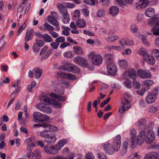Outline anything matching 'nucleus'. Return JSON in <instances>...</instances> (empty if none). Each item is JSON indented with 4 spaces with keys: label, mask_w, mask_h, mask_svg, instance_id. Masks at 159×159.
Instances as JSON below:
<instances>
[{
    "label": "nucleus",
    "mask_w": 159,
    "mask_h": 159,
    "mask_svg": "<svg viewBox=\"0 0 159 159\" xmlns=\"http://www.w3.org/2000/svg\"><path fill=\"white\" fill-rule=\"evenodd\" d=\"M121 139V136L118 135L112 144L109 143L105 144L103 146V148L105 152L108 154L112 155L115 152H118L120 146Z\"/></svg>",
    "instance_id": "f257e3e1"
},
{
    "label": "nucleus",
    "mask_w": 159,
    "mask_h": 159,
    "mask_svg": "<svg viewBox=\"0 0 159 159\" xmlns=\"http://www.w3.org/2000/svg\"><path fill=\"white\" fill-rule=\"evenodd\" d=\"M154 132L152 130H149L147 133L144 130H142L139 134L138 143L139 145H141L144 141L148 144L152 143L155 138Z\"/></svg>",
    "instance_id": "f03ea898"
},
{
    "label": "nucleus",
    "mask_w": 159,
    "mask_h": 159,
    "mask_svg": "<svg viewBox=\"0 0 159 159\" xmlns=\"http://www.w3.org/2000/svg\"><path fill=\"white\" fill-rule=\"evenodd\" d=\"M57 6L59 12L62 15V22L65 24L67 23L70 21V18L67 8L60 3H57Z\"/></svg>",
    "instance_id": "7ed1b4c3"
},
{
    "label": "nucleus",
    "mask_w": 159,
    "mask_h": 159,
    "mask_svg": "<svg viewBox=\"0 0 159 159\" xmlns=\"http://www.w3.org/2000/svg\"><path fill=\"white\" fill-rule=\"evenodd\" d=\"M88 56L93 64L98 66L102 63V59L101 55L95 54L94 52H92L88 55Z\"/></svg>",
    "instance_id": "20e7f679"
},
{
    "label": "nucleus",
    "mask_w": 159,
    "mask_h": 159,
    "mask_svg": "<svg viewBox=\"0 0 159 159\" xmlns=\"http://www.w3.org/2000/svg\"><path fill=\"white\" fill-rule=\"evenodd\" d=\"M73 61L76 64L83 67L87 68L91 70L93 69V68L89 66V64L87 63V60L80 56H77L74 58L73 59Z\"/></svg>",
    "instance_id": "39448f33"
},
{
    "label": "nucleus",
    "mask_w": 159,
    "mask_h": 159,
    "mask_svg": "<svg viewBox=\"0 0 159 159\" xmlns=\"http://www.w3.org/2000/svg\"><path fill=\"white\" fill-rule=\"evenodd\" d=\"M36 107L39 110L44 113L50 114L52 112V109L51 107L42 102L38 103Z\"/></svg>",
    "instance_id": "423d86ee"
},
{
    "label": "nucleus",
    "mask_w": 159,
    "mask_h": 159,
    "mask_svg": "<svg viewBox=\"0 0 159 159\" xmlns=\"http://www.w3.org/2000/svg\"><path fill=\"white\" fill-rule=\"evenodd\" d=\"M136 131L134 129H131L129 132V135L130 140L131 142V145L132 147L136 146L137 145H139L138 142L139 134L136 137Z\"/></svg>",
    "instance_id": "0eeeda50"
},
{
    "label": "nucleus",
    "mask_w": 159,
    "mask_h": 159,
    "mask_svg": "<svg viewBox=\"0 0 159 159\" xmlns=\"http://www.w3.org/2000/svg\"><path fill=\"white\" fill-rule=\"evenodd\" d=\"M64 70L74 73H79L80 70L79 68L75 65L70 63H66L64 66Z\"/></svg>",
    "instance_id": "6e6552de"
},
{
    "label": "nucleus",
    "mask_w": 159,
    "mask_h": 159,
    "mask_svg": "<svg viewBox=\"0 0 159 159\" xmlns=\"http://www.w3.org/2000/svg\"><path fill=\"white\" fill-rule=\"evenodd\" d=\"M138 75L141 79H148L150 78L151 76L150 72L147 70L140 69L137 72Z\"/></svg>",
    "instance_id": "1a4fd4ad"
},
{
    "label": "nucleus",
    "mask_w": 159,
    "mask_h": 159,
    "mask_svg": "<svg viewBox=\"0 0 159 159\" xmlns=\"http://www.w3.org/2000/svg\"><path fill=\"white\" fill-rule=\"evenodd\" d=\"M42 100L47 104H51L54 107L60 108L61 107V106L59 102L54 99H52L50 100L49 98L43 97Z\"/></svg>",
    "instance_id": "9d476101"
},
{
    "label": "nucleus",
    "mask_w": 159,
    "mask_h": 159,
    "mask_svg": "<svg viewBox=\"0 0 159 159\" xmlns=\"http://www.w3.org/2000/svg\"><path fill=\"white\" fill-rule=\"evenodd\" d=\"M44 150L46 153L51 155L56 154L58 151L56 146L55 147L53 146L49 147L47 145L45 146Z\"/></svg>",
    "instance_id": "9b49d317"
},
{
    "label": "nucleus",
    "mask_w": 159,
    "mask_h": 159,
    "mask_svg": "<svg viewBox=\"0 0 159 159\" xmlns=\"http://www.w3.org/2000/svg\"><path fill=\"white\" fill-rule=\"evenodd\" d=\"M47 19L50 24L56 27L55 29L57 31H59L60 30L59 23L55 17L49 15L48 16Z\"/></svg>",
    "instance_id": "f8f14e48"
},
{
    "label": "nucleus",
    "mask_w": 159,
    "mask_h": 159,
    "mask_svg": "<svg viewBox=\"0 0 159 159\" xmlns=\"http://www.w3.org/2000/svg\"><path fill=\"white\" fill-rule=\"evenodd\" d=\"M64 93V90H61L59 92L58 94L54 93H52L50 94V96L55 98L58 101H64L66 100V98L63 96L60 95V94H63Z\"/></svg>",
    "instance_id": "ddd939ff"
},
{
    "label": "nucleus",
    "mask_w": 159,
    "mask_h": 159,
    "mask_svg": "<svg viewBox=\"0 0 159 159\" xmlns=\"http://www.w3.org/2000/svg\"><path fill=\"white\" fill-rule=\"evenodd\" d=\"M107 69L108 73L111 75L116 74L117 71V67L114 63L107 65Z\"/></svg>",
    "instance_id": "4468645a"
},
{
    "label": "nucleus",
    "mask_w": 159,
    "mask_h": 159,
    "mask_svg": "<svg viewBox=\"0 0 159 159\" xmlns=\"http://www.w3.org/2000/svg\"><path fill=\"white\" fill-rule=\"evenodd\" d=\"M154 4L152 3V2H149L147 0H140L136 2V5L137 8L139 7L143 8L146 7L148 5H151Z\"/></svg>",
    "instance_id": "2eb2a0df"
},
{
    "label": "nucleus",
    "mask_w": 159,
    "mask_h": 159,
    "mask_svg": "<svg viewBox=\"0 0 159 159\" xmlns=\"http://www.w3.org/2000/svg\"><path fill=\"white\" fill-rule=\"evenodd\" d=\"M39 29L43 31H48L49 32L54 30V27L47 23H45L43 25L40 26Z\"/></svg>",
    "instance_id": "dca6fc26"
},
{
    "label": "nucleus",
    "mask_w": 159,
    "mask_h": 159,
    "mask_svg": "<svg viewBox=\"0 0 159 159\" xmlns=\"http://www.w3.org/2000/svg\"><path fill=\"white\" fill-rule=\"evenodd\" d=\"M107 65L114 63V57L113 55L111 53L105 54L103 56Z\"/></svg>",
    "instance_id": "f3484780"
},
{
    "label": "nucleus",
    "mask_w": 159,
    "mask_h": 159,
    "mask_svg": "<svg viewBox=\"0 0 159 159\" xmlns=\"http://www.w3.org/2000/svg\"><path fill=\"white\" fill-rule=\"evenodd\" d=\"M48 47L47 46H44L42 49L41 50V51L39 55H41L43 54H45V57L47 58L48 57L50 54H51L52 52V49H49L48 51L46 52L48 49Z\"/></svg>",
    "instance_id": "a211bd4d"
},
{
    "label": "nucleus",
    "mask_w": 159,
    "mask_h": 159,
    "mask_svg": "<svg viewBox=\"0 0 159 159\" xmlns=\"http://www.w3.org/2000/svg\"><path fill=\"white\" fill-rule=\"evenodd\" d=\"M148 24L153 27H157L159 25V19L157 17H154L149 20Z\"/></svg>",
    "instance_id": "6ab92c4d"
},
{
    "label": "nucleus",
    "mask_w": 159,
    "mask_h": 159,
    "mask_svg": "<svg viewBox=\"0 0 159 159\" xmlns=\"http://www.w3.org/2000/svg\"><path fill=\"white\" fill-rule=\"evenodd\" d=\"M129 102H126L125 101L122 100L121 103L123 105L121 109L120 108L119 109V111L120 113H122L123 111H125L129 108L130 106Z\"/></svg>",
    "instance_id": "aec40b11"
},
{
    "label": "nucleus",
    "mask_w": 159,
    "mask_h": 159,
    "mask_svg": "<svg viewBox=\"0 0 159 159\" xmlns=\"http://www.w3.org/2000/svg\"><path fill=\"white\" fill-rule=\"evenodd\" d=\"M119 9L116 6L111 7L109 9V13L112 16H116L119 13Z\"/></svg>",
    "instance_id": "412c9836"
},
{
    "label": "nucleus",
    "mask_w": 159,
    "mask_h": 159,
    "mask_svg": "<svg viewBox=\"0 0 159 159\" xmlns=\"http://www.w3.org/2000/svg\"><path fill=\"white\" fill-rule=\"evenodd\" d=\"M34 30L31 29L28 31L26 33L25 40L26 43L31 40L33 38L34 35Z\"/></svg>",
    "instance_id": "4be33fe9"
},
{
    "label": "nucleus",
    "mask_w": 159,
    "mask_h": 159,
    "mask_svg": "<svg viewBox=\"0 0 159 159\" xmlns=\"http://www.w3.org/2000/svg\"><path fill=\"white\" fill-rule=\"evenodd\" d=\"M144 60L151 65H153L155 63V59L152 56L148 54L144 58Z\"/></svg>",
    "instance_id": "5701e85b"
},
{
    "label": "nucleus",
    "mask_w": 159,
    "mask_h": 159,
    "mask_svg": "<svg viewBox=\"0 0 159 159\" xmlns=\"http://www.w3.org/2000/svg\"><path fill=\"white\" fill-rule=\"evenodd\" d=\"M33 71L35 74V78L39 79L42 74V70L39 68L36 67L33 70Z\"/></svg>",
    "instance_id": "b1692460"
},
{
    "label": "nucleus",
    "mask_w": 159,
    "mask_h": 159,
    "mask_svg": "<svg viewBox=\"0 0 159 159\" xmlns=\"http://www.w3.org/2000/svg\"><path fill=\"white\" fill-rule=\"evenodd\" d=\"M156 99L157 98L155 96L149 94L146 97V100L147 103L150 104L154 102Z\"/></svg>",
    "instance_id": "393cba45"
},
{
    "label": "nucleus",
    "mask_w": 159,
    "mask_h": 159,
    "mask_svg": "<svg viewBox=\"0 0 159 159\" xmlns=\"http://www.w3.org/2000/svg\"><path fill=\"white\" fill-rule=\"evenodd\" d=\"M145 15L149 17H152L155 14V10L153 8H149L147 9L145 12Z\"/></svg>",
    "instance_id": "a878e982"
},
{
    "label": "nucleus",
    "mask_w": 159,
    "mask_h": 159,
    "mask_svg": "<svg viewBox=\"0 0 159 159\" xmlns=\"http://www.w3.org/2000/svg\"><path fill=\"white\" fill-rule=\"evenodd\" d=\"M67 143V141L65 139H62L60 141L57 143L56 147L58 151L60 150L61 148Z\"/></svg>",
    "instance_id": "bb28decb"
},
{
    "label": "nucleus",
    "mask_w": 159,
    "mask_h": 159,
    "mask_svg": "<svg viewBox=\"0 0 159 159\" xmlns=\"http://www.w3.org/2000/svg\"><path fill=\"white\" fill-rule=\"evenodd\" d=\"M129 147V143L127 141H124L122 144V149L121 151V154L122 155L125 154L127 152Z\"/></svg>",
    "instance_id": "cd10ccee"
},
{
    "label": "nucleus",
    "mask_w": 159,
    "mask_h": 159,
    "mask_svg": "<svg viewBox=\"0 0 159 159\" xmlns=\"http://www.w3.org/2000/svg\"><path fill=\"white\" fill-rule=\"evenodd\" d=\"M106 48L111 51L112 50L117 51H121L123 50V47L121 46H107Z\"/></svg>",
    "instance_id": "c85d7f7f"
},
{
    "label": "nucleus",
    "mask_w": 159,
    "mask_h": 159,
    "mask_svg": "<svg viewBox=\"0 0 159 159\" xmlns=\"http://www.w3.org/2000/svg\"><path fill=\"white\" fill-rule=\"evenodd\" d=\"M128 74L129 76L132 79L135 80L136 79V71L134 69L132 68L129 70Z\"/></svg>",
    "instance_id": "c756f323"
},
{
    "label": "nucleus",
    "mask_w": 159,
    "mask_h": 159,
    "mask_svg": "<svg viewBox=\"0 0 159 159\" xmlns=\"http://www.w3.org/2000/svg\"><path fill=\"white\" fill-rule=\"evenodd\" d=\"M62 77L65 78H66L70 80H76V78L74 75L70 73H62Z\"/></svg>",
    "instance_id": "7c9ffc66"
},
{
    "label": "nucleus",
    "mask_w": 159,
    "mask_h": 159,
    "mask_svg": "<svg viewBox=\"0 0 159 159\" xmlns=\"http://www.w3.org/2000/svg\"><path fill=\"white\" fill-rule=\"evenodd\" d=\"M77 26L80 28H84L86 25L85 21L82 19H79L76 21V23Z\"/></svg>",
    "instance_id": "2f4dec72"
},
{
    "label": "nucleus",
    "mask_w": 159,
    "mask_h": 159,
    "mask_svg": "<svg viewBox=\"0 0 159 159\" xmlns=\"http://www.w3.org/2000/svg\"><path fill=\"white\" fill-rule=\"evenodd\" d=\"M57 139V138L54 135H49L48 137L45 140V142L49 144L54 143Z\"/></svg>",
    "instance_id": "473e14b6"
},
{
    "label": "nucleus",
    "mask_w": 159,
    "mask_h": 159,
    "mask_svg": "<svg viewBox=\"0 0 159 159\" xmlns=\"http://www.w3.org/2000/svg\"><path fill=\"white\" fill-rule=\"evenodd\" d=\"M157 156L158 154L157 152H151L146 155L144 159H157Z\"/></svg>",
    "instance_id": "72a5a7b5"
},
{
    "label": "nucleus",
    "mask_w": 159,
    "mask_h": 159,
    "mask_svg": "<svg viewBox=\"0 0 159 159\" xmlns=\"http://www.w3.org/2000/svg\"><path fill=\"white\" fill-rule=\"evenodd\" d=\"M73 49L75 53L78 55H82L83 54V51L82 48L78 46H74Z\"/></svg>",
    "instance_id": "f704fd0d"
},
{
    "label": "nucleus",
    "mask_w": 159,
    "mask_h": 159,
    "mask_svg": "<svg viewBox=\"0 0 159 159\" xmlns=\"http://www.w3.org/2000/svg\"><path fill=\"white\" fill-rule=\"evenodd\" d=\"M42 113L39 112H35L34 113L33 116L34 121L40 122Z\"/></svg>",
    "instance_id": "c9c22d12"
},
{
    "label": "nucleus",
    "mask_w": 159,
    "mask_h": 159,
    "mask_svg": "<svg viewBox=\"0 0 159 159\" xmlns=\"http://www.w3.org/2000/svg\"><path fill=\"white\" fill-rule=\"evenodd\" d=\"M45 128H49V129L48 130V131L54 132L55 131H57L58 130V128L57 127L54 125L48 124L46 123Z\"/></svg>",
    "instance_id": "e433bc0d"
},
{
    "label": "nucleus",
    "mask_w": 159,
    "mask_h": 159,
    "mask_svg": "<svg viewBox=\"0 0 159 159\" xmlns=\"http://www.w3.org/2000/svg\"><path fill=\"white\" fill-rule=\"evenodd\" d=\"M118 63L119 66L122 68L124 69L127 66L128 63L125 59H122L119 60Z\"/></svg>",
    "instance_id": "4c0bfd02"
},
{
    "label": "nucleus",
    "mask_w": 159,
    "mask_h": 159,
    "mask_svg": "<svg viewBox=\"0 0 159 159\" xmlns=\"http://www.w3.org/2000/svg\"><path fill=\"white\" fill-rule=\"evenodd\" d=\"M143 83L145 86L149 89L150 87L154 84V82L152 80H147L143 81Z\"/></svg>",
    "instance_id": "58836bf2"
},
{
    "label": "nucleus",
    "mask_w": 159,
    "mask_h": 159,
    "mask_svg": "<svg viewBox=\"0 0 159 159\" xmlns=\"http://www.w3.org/2000/svg\"><path fill=\"white\" fill-rule=\"evenodd\" d=\"M42 39L46 42L50 43L52 41V38L47 34H43Z\"/></svg>",
    "instance_id": "ea45409f"
},
{
    "label": "nucleus",
    "mask_w": 159,
    "mask_h": 159,
    "mask_svg": "<svg viewBox=\"0 0 159 159\" xmlns=\"http://www.w3.org/2000/svg\"><path fill=\"white\" fill-rule=\"evenodd\" d=\"M137 125L140 127L142 128H144L146 127V121L144 119H141L138 121Z\"/></svg>",
    "instance_id": "a19ab883"
},
{
    "label": "nucleus",
    "mask_w": 159,
    "mask_h": 159,
    "mask_svg": "<svg viewBox=\"0 0 159 159\" xmlns=\"http://www.w3.org/2000/svg\"><path fill=\"white\" fill-rule=\"evenodd\" d=\"M84 2L86 4L94 5L98 4V1L97 0H84Z\"/></svg>",
    "instance_id": "79ce46f5"
},
{
    "label": "nucleus",
    "mask_w": 159,
    "mask_h": 159,
    "mask_svg": "<svg viewBox=\"0 0 159 159\" xmlns=\"http://www.w3.org/2000/svg\"><path fill=\"white\" fill-rule=\"evenodd\" d=\"M106 15L105 11L102 9H99L97 13V16L99 18L104 17Z\"/></svg>",
    "instance_id": "37998d69"
},
{
    "label": "nucleus",
    "mask_w": 159,
    "mask_h": 159,
    "mask_svg": "<svg viewBox=\"0 0 159 159\" xmlns=\"http://www.w3.org/2000/svg\"><path fill=\"white\" fill-rule=\"evenodd\" d=\"M119 38L118 36L115 35L109 36L106 39L107 41L113 42L118 39Z\"/></svg>",
    "instance_id": "c03bdc74"
},
{
    "label": "nucleus",
    "mask_w": 159,
    "mask_h": 159,
    "mask_svg": "<svg viewBox=\"0 0 159 159\" xmlns=\"http://www.w3.org/2000/svg\"><path fill=\"white\" fill-rule=\"evenodd\" d=\"M124 98L122 100L125 101L126 102H130L131 100L130 95L128 93H125L124 95Z\"/></svg>",
    "instance_id": "a18cd8bd"
},
{
    "label": "nucleus",
    "mask_w": 159,
    "mask_h": 159,
    "mask_svg": "<svg viewBox=\"0 0 159 159\" xmlns=\"http://www.w3.org/2000/svg\"><path fill=\"white\" fill-rule=\"evenodd\" d=\"M41 155L40 152L38 150H35L33 152V159H40Z\"/></svg>",
    "instance_id": "49530a36"
},
{
    "label": "nucleus",
    "mask_w": 159,
    "mask_h": 159,
    "mask_svg": "<svg viewBox=\"0 0 159 159\" xmlns=\"http://www.w3.org/2000/svg\"><path fill=\"white\" fill-rule=\"evenodd\" d=\"M75 156L74 153H71L65 159L61 156L55 157V159H73Z\"/></svg>",
    "instance_id": "de8ad7c7"
},
{
    "label": "nucleus",
    "mask_w": 159,
    "mask_h": 159,
    "mask_svg": "<svg viewBox=\"0 0 159 159\" xmlns=\"http://www.w3.org/2000/svg\"><path fill=\"white\" fill-rule=\"evenodd\" d=\"M48 130H43L40 132V136L46 139L49 136V134L48 133Z\"/></svg>",
    "instance_id": "09e8293b"
},
{
    "label": "nucleus",
    "mask_w": 159,
    "mask_h": 159,
    "mask_svg": "<svg viewBox=\"0 0 159 159\" xmlns=\"http://www.w3.org/2000/svg\"><path fill=\"white\" fill-rule=\"evenodd\" d=\"M138 53L140 55L143 57V59L148 54L146 52L144 48H140L138 51Z\"/></svg>",
    "instance_id": "8fccbe9b"
},
{
    "label": "nucleus",
    "mask_w": 159,
    "mask_h": 159,
    "mask_svg": "<svg viewBox=\"0 0 159 159\" xmlns=\"http://www.w3.org/2000/svg\"><path fill=\"white\" fill-rule=\"evenodd\" d=\"M50 120V117L48 116L42 114L40 122H42L44 121H48Z\"/></svg>",
    "instance_id": "3c124183"
},
{
    "label": "nucleus",
    "mask_w": 159,
    "mask_h": 159,
    "mask_svg": "<svg viewBox=\"0 0 159 159\" xmlns=\"http://www.w3.org/2000/svg\"><path fill=\"white\" fill-rule=\"evenodd\" d=\"M152 54L155 56L156 59L159 61V50L158 49L153 50L152 52Z\"/></svg>",
    "instance_id": "603ef678"
},
{
    "label": "nucleus",
    "mask_w": 159,
    "mask_h": 159,
    "mask_svg": "<svg viewBox=\"0 0 159 159\" xmlns=\"http://www.w3.org/2000/svg\"><path fill=\"white\" fill-rule=\"evenodd\" d=\"M85 159H94L93 154L91 152L87 153L85 156Z\"/></svg>",
    "instance_id": "864d4df0"
},
{
    "label": "nucleus",
    "mask_w": 159,
    "mask_h": 159,
    "mask_svg": "<svg viewBox=\"0 0 159 159\" xmlns=\"http://www.w3.org/2000/svg\"><path fill=\"white\" fill-rule=\"evenodd\" d=\"M141 40L142 42L144 44L148 46H149L150 43L148 42L146 38V37L145 35H142L141 37Z\"/></svg>",
    "instance_id": "5fc2aeb1"
},
{
    "label": "nucleus",
    "mask_w": 159,
    "mask_h": 159,
    "mask_svg": "<svg viewBox=\"0 0 159 159\" xmlns=\"http://www.w3.org/2000/svg\"><path fill=\"white\" fill-rule=\"evenodd\" d=\"M64 56L66 58H71L73 57L74 55L71 52L68 51L65 52L63 53Z\"/></svg>",
    "instance_id": "6e6d98bb"
},
{
    "label": "nucleus",
    "mask_w": 159,
    "mask_h": 159,
    "mask_svg": "<svg viewBox=\"0 0 159 159\" xmlns=\"http://www.w3.org/2000/svg\"><path fill=\"white\" fill-rule=\"evenodd\" d=\"M26 26L25 23V22L22 25H21L18 29V34L17 35V36H19L23 30L25 28Z\"/></svg>",
    "instance_id": "4d7b16f0"
},
{
    "label": "nucleus",
    "mask_w": 159,
    "mask_h": 159,
    "mask_svg": "<svg viewBox=\"0 0 159 159\" xmlns=\"http://www.w3.org/2000/svg\"><path fill=\"white\" fill-rule=\"evenodd\" d=\"M133 84L134 88L136 89H139L140 87V84L138 81L135 80H133Z\"/></svg>",
    "instance_id": "13d9d810"
},
{
    "label": "nucleus",
    "mask_w": 159,
    "mask_h": 159,
    "mask_svg": "<svg viewBox=\"0 0 159 159\" xmlns=\"http://www.w3.org/2000/svg\"><path fill=\"white\" fill-rule=\"evenodd\" d=\"M65 41V37L62 36H60L57 38L55 39V42L59 43H61L64 42Z\"/></svg>",
    "instance_id": "bf43d9fd"
},
{
    "label": "nucleus",
    "mask_w": 159,
    "mask_h": 159,
    "mask_svg": "<svg viewBox=\"0 0 159 159\" xmlns=\"http://www.w3.org/2000/svg\"><path fill=\"white\" fill-rule=\"evenodd\" d=\"M123 84L127 88H130L131 87V82L129 80H126L124 82Z\"/></svg>",
    "instance_id": "052dcab7"
},
{
    "label": "nucleus",
    "mask_w": 159,
    "mask_h": 159,
    "mask_svg": "<svg viewBox=\"0 0 159 159\" xmlns=\"http://www.w3.org/2000/svg\"><path fill=\"white\" fill-rule=\"evenodd\" d=\"M59 44L56 42H53L50 43V46L51 47L54 49H56L58 48Z\"/></svg>",
    "instance_id": "680f3d73"
},
{
    "label": "nucleus",
    "mask_w": 159,
    "mask_h": 159,
    "mask_svg": "<svg viewBox=\"0 0 159 159\" xmlns=\"http://www.w3.org/2000/svg\"><path fill=\"white\" fill-rule=\"evenodd\" d=\"M151 31L152 33V34L155 35H159V28L157 29L153 28L151 29Z\"/></svg>",
    "instance_id": "e2e57ef3"
},
{
    "label": "nucleus",
    "mask_w": 159,
    "mask_h": 159,
    "mask_svg": "<svg viewBox=\"0 0 159 159\" xmlns=\"http://www.w3.org/2000/svg\"><path fill=\"white\" fill-rule=\"evenodd\" d=\"M138 28L137 26L134 24L132 25L131 27V31L134 33H135L137 32Z\"/></svg>",
    "instance_id": "0e129e2a"
},
{
    "label": "nucleus",
    "mask_w": 159,
    "mask_h": 159,
    "mask_svg": "<svg viewBox=\"0 0 159 159\" xmlns=\"http://www.w3.org/2000/svg\"><path fill=\"white\" fill-rule=\"evenodd\" d=\"M131 51L130 49H127L125 50L122 52V54L123 55H129L131 54Z\"/></svg>",
    "instance_id": "69168bd1"
},
{
    "label": "nucleus",
    "mask_w": 159,
    "mask_h": 159,
    "mask_svg": "<svg viewBox=\"0 0 159 159\" xmlns=\"http://www.w3.org/2000/svg\"><path fill=\"white\" fill-rule=\"evenodd\" d=\"M28 159H33V152L32 153L31 151H28L26 155Z\"/></svg>",
    "instance_id": "338daca9"
},
{
    "label": "nucleus",
    "mask_w": 159,
    "mask_h": 159,
    "mask_svg": "<svg viewBox=\"0 0 159 159\" xmlns=\"http://www.w3.org/2000/svg\"><path fill=\"white\" fill-rule=\"evenodd\" d=\"M98 156L99 159H107L106 156L103 153H98Z\"/></svg>",
    "instance_id": "774afa93"
}]
</instances>
